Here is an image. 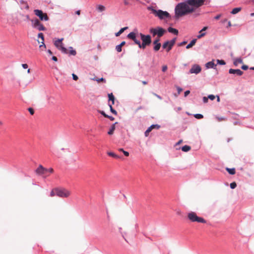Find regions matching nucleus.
Instances as JSON below:
<instances>
[{
  "mask_svg": "<svg viewBox=\"0 0 254 254\" xmlns=\"http://www.w3.org/2000/svg\"><path fill=\"white\" fill-rule=\"evenodd\" d=\"M175 17H179L187 15L194 11V9L190 6L188 3V0L186 2L178 3L175 7Z\"/></svg>",
  "mask_w": 254,
  "mask_h": 254,
  "instance_id": "f257e3e1",
  "label": "nucleus"
},
{
  "mask_svg": "<svg viewBox=\"0 0 254 254\" xmlns=\"http://www.w3.org/2000/svg\"><path fill=\"white\" fill-rule=\"evenodd\" d=\"M35 172L37 175L42 176L44 178H46L49 176L50 174H52L54 172V170L52 168L46 169L40 165L37 168Z\"/></svg>",
  "mask_w": 254,
  "mask_h": 254,
  "instance_id": "f03ea898",
  "label": "nucleus"
},
{
  "mask_svg": "<svg viewBox=\"0 0 254 254\" xmlns=\"http://www.w3.org/2000/svg\"><path fill=\"white\" fill-rule=\"evenodd\" d=\"M152 13L155 16L158 17L160 19H170L171 16L170 14L166 11L162 10H156L154 9H152Z\"/></svg>",
  "mask_w": 254,
  "mask_h": 254,
  "instance_id": "7ed1b4c3",
  "label": "nucleus"
},
{
  "mask_svg": "<svg viewBox=\"0 0 254 254\" xmlns=\"http://www.w3.org/2000/svg\"><path fill=\"white\" fill-rule=\"evenodd\" d=\"M142 43L141 44L140 48L144 49L147 46H149L151 43V38L149 35H144L142 33L139 34Z\"/></svg>",
  "mask_w": 254,
  "mask_h": 254,
  "instance_id": "20e7f679",
  "label": "nucleus"
},
{
  "mask_svg": "<svg viewBox=\"0 0 254 254\" xmlns=\"http://www.w3.org/2000/svg\"><path fill=\"white\" fill-rule=\"evenodd\" d=\"M188 219L192 222H197L198 223H205L206 220L202 217L197 216L194 212H190L188 214Z\"/></svg>",
  "mask_w": 254,
  "mask_h": 254,
  "instance_id": "39448f33",
  "label": "nucleus"
},
{
  "mask_svg": "<svg viewBox=\"0 0 254 254\" xmlns=\"http://www.w3.org/2000/svg\"><path fill=\"white\" fill-rule=\"evenodd\" d=\"M32 26L34 28L37 29L39 31H45L46 28L41 22L39 19L37 18L31 20Z\"/></svg>",
  "mask_w": 254,
  "mask_h": 254,
  "instance_id": "423d86ee",
  "label": "nucleus"
},
{
  "mask_svg": "<svg viewBox=\"0 0 254 254\" xmlns=\"http://www.w3.org/2000/svg\"><path fill=\"white\" fill-rule=\"evenodd\" d=\"M150 32L153 34V36L157 35L158 38H160L166 32V30L162 27H157L155 28L150 29Z\"/></svg>",
  "mask_w": 254,
  "mask_h": 254,
  "instance_id": "0eeeda50",
  "label": "nucleus"
},
{
  "mask_svg": "<svg viewBox=\"0 0 254 254\" xmlns=\"http://www.w3.org/2000/svg\"><path fill=\"white\" fill-rule=\"evenodd\" d=\"M188 3L194 9L204 4L205 0H187Z\"/></svg>",
  "mask_w": 254,
  "mask_h": 254,
  "instance_id": "6e6552de",
  "label": "nucleus"
},
{
  "mask_svg": "<svg viewBox=\"0 0 254 254\" xmlns=\"http://www.w3.org/2000/svg\"><path fill=\"white\" fill-rule=\"evenodd\" d=\"M57 196L60 197H68L70 194V191L63 188H57Z\"/></svg>",
  "mask_w": 254,
  "mask_h": 254,
  "instance_id": "1a4fd4ad",
  "label": "nucleus"
},
{
  "mask_svg": "<svg viewBox=\"0 0 254 254\" xmlns=\"http://www.w3.org/2000/svg\"><path fill=\"white\" fill-rule=\"evenodd\" d=\"M34 12L37 16L39 17L40 21H48L49 19L47 14L44 13L41 10L35 9Z\"/></svg>",
  "mask_w": 254,
  "mask_h": 254,
  "instance_id": "9d476101",
  "label": "nucleus"
},
{
  "mask_svg": "<svg viewBox=\"0 0 254 254\" xmlns=\"http://www.w3.org/2000/svg\"><path fill=\"white\" fill-rule=\"evenodd\" d=\"M63 38L61 39H58L56 40L54 45L55 46L60 50H61L63 53L66 54L67 53V50L63 46V44L62 43V41L63 40Z\"/></svg>",
  "mask_w": 254,
  "mask_h": 254,
  "instance_id": "9b49d317",
  "label": "nucleus"
},
{
  "mask_svg": "<svg viewBox=\"0 0 254 254\" xmlns=\"http://www.w3.org/2000/svg\"><path fill=\"white\" fill-rule=\"evenodd\" d=\"M175 42L176 38H174L171 41H166L163 44L162 47L163 49H167V51L169 52L175 44Z\"/></svg>",
  "mask_w": 254,
  "mask_h": 254,
  "instance_id": "f8f14e48",
  "label": "nucleus"
},
{
  "mask_svg": "<svg viewBox=\"0 0 254 254\" xmlns=\"http://www.w3.org/2000/svg\"><path fill=\"white\" fill-rule=\"evenodd\" d=\"M201 69V67L199 65L197 64H194L191 67L190 72L191 73L197 74L200 72Z\"/></svg>",
  "mask_w": 254,
  "mask_h": 254,
  "instance_id": "ddd939ff",
  "label": "nucleus"
},
{
  "mask_svg": "<svg viewBox=\"0 0 254 254\" xmlns=\"http://www.w3.org/2000/svg\"><path fill=\"white\" fill-rule=\"evenodd\" d=\"M38 38H40L41 39V43H42V45H41L39 47L40 48H43L44 49H46V47L44 44V37L43 34L42 33H39L38 35Z\"/></svg>",
  "mask_w": 254,
  "mask_h": 254,
  "instance_id": "4468645a",
  "label": "nucleus"
},
{
  "mask_svg": "<svg viewBox=\"0 0 254 254\" xmlns=\"http://www.w3.org/2000/svg\"><path fill=\"white\" fill-rule=\"evenodd\" d=\"M229 72L231 74H237L238 75H242L243 73V72L241 71L239 69H230Z\"/></svg>",
  "mask_w": 254,
  "mask_h": 254,
  "instance_id": "2eb2a0df",
  "label": "nucleus"
},
{
  "mask_svg": "<svg viewBox=\"0 0 254 254\" xmlns=\"http://www.w3.org/2000/svg\"><path fill=\"white\" fill-rule=\"evenodd\" d=\"M216 65L217 64L214 63V60L207 63L205 64V66L207 68H214Z\"/></svg>",
  "mask_w": 254,
  "mask_h": 254,
  "instance_id": "dca6fc26",
  "label": "nucleus"
},
{
  "mask_svg": "<svg viewBox=\"0 0 254 254\" xmlns=\"http://www.w3.org/2000/svg\"><path fill=\"white\" fill-rule=\"evenodd\" d=\"M207 29V27H204L200 31L199 33L200 34L198 35L197 37L198 39L201 38V37H203L205 35V33H203V31H205Z\"/></svg>",
  "mask_w": 254,
  "mask_h": 254,
  "instance_id": "f3484780",
  "label": "nucleus"
},
{
  "mask_svg": "<svg viewBox=\"0 0 254 254\" xmlns=\"http://www.w3.org/2000/svg\"><path fill=\"white\" fill-rule=\"evenodd\" d=\"M196 42V39H193L192 41H191L190 43L187 46L186 48L188 49L191 48L193 46H194L195 45Z\"/></svg>",
  "mask_w": 254,
  "mask_h": 254,
  "instance_id": "a211bd4d",
  "label": "nucleus"
},
{
  "mask_svg": "<svg viewBox=\"0 0 254 254\" xmlns=\"http://www.w3.org/2000/svg\"><path fill=\"white\" fill-rule=\"evenodd\" d=\"M168 30L169 32L172 33L175 35H177L178 34V30L172 27H169L168 29Z\"/></svg>",
  "mask_w": 254,
  "mask_h": 254,
  "instance_id": "6ab92c4d",
  "label": "nucleus"
},
{
  "mask_svg": "<svg viewBox=\"0 0 254 254\" xmlns=\"http://www.w3.org/2000/svg\"><path fill=\"white\" fill-rule=\"evenodd\" d=\"M128 28L127 27H124V28H121L119 31H118V32H117L116 34H115V35L117 37H118L122 33H123L124 32L125 30H126V29H127Z\"/></svg>",
  "mask_w": 254,
  "mask_h": 254,
  "instance_id": "aec40b11",
  "label": "nucleus"
},
{
  "mask_svg": "<svg viewBox=\"0 0 254 254\" xmlns=\"http://www.w3.org/2000/svg\"><path fill=\"white\" fill-rule=\"evenodd\" d=\"M117 124V122H116V123H115V124H113V125L112 126V127H111L110 129V130H109V131L108 132V134H109V135H112V134H113V133H114V130H115V124Z\"/></svg>",
  "mask_w": 254,
  "mask_h": 254,
  "instance_id": "412c9836",
  "label": "nucleus"
},
{
  "mask_svg": "<svg viewBox=\"0 0 254 254\" xmlns=\"http://www.w3.org/2000/svg\"><path fill=\"white\" fill-rule=\"evenodd\" d=\"M57 188L53 189L50 192V196L54 197L55 195L57 196Z\"/></svg>",
  "mask_w": 254,
  "mask_h": 254,
  "instance_id": "4be33fe9",
  "label": "nucleus"
},
{
  "mask_svg": "<svg viewBox=\"0 0 254 254\" xmlns=\"http://www.w3.org/2000/svg\"><path fill=\"white\" fill-rule=\"evenodd\" d=\"M108 97L109 101H112V104H114L115 103V97L113 95V93H110L108 94Z\"/></svg>",
  "mask_w": 254,
  "mask_h": 254,
  "instance_id": "5701e85b",
  "label": "nucleus"
},
{
  "mask_svg": "<svg viewBox=\"0 0 254 254\" xmlns=\"http://www.w3.org/2000/svg\"><path fill=\"white\" fill-rule=\"evenodd\" d=\"M127 37L130 39L134 40L136 37L135 33L134 32H130L127 35Z\"/></svg>",
  "mask_w": 254,
  "mask_h": 254,
  "instance_id": "b1692460",
  "label": "nucleus"
},
{
  "mask_svg": "<svg viewBox=\"0 0 254 254\" xmlns=\"http://www.w3.org/2000/svg\"><path fill=\"white\" fill-rule=\"evenodd\" d=\"M241 10V7H236L232 10L231 13L233 14H235L240 12Z\"/></svg>",
  "mask_w": 254,
  "mask_h": 254,
  "instance_id": "393cba45",
  "label": "nucleus"
},
{
  "mask_svg": "<svg viewBox=\"0 0 254 254\" xmlns=\"http://www.w3.org/2000/svg\"><path fill=\"white\" fill-rule=\"evenodd\" d=\"M153 44L155 45L153 48L154 50L155 51H158L161 47V44L160 43H157Z\"/></svg>",
  "mask_w": 254,
  "mask_h": 254,
  "instance_id": "a878e982",
  "label": "nucleus"
},
{
  "mask_svg": "<svg viewBox=\"0 0 254 254\" xmlns=\"http://www.w3.org/2000/svg\"><path fill=\"white\" fill-rule=\"evenodd\" d=\"M227 171L231 175H234L236 173L235 168H226Z\"/></svg>",
  "mask_w": 254,
  "mask_h": 254,
  "instance_id": "bb28decb",
  "label": "nucleus"
},
{
  "mask_svg": "<svg viewBox=\"0 0 254 254\" xmlns=\"http://www.w3.org/2000/svg\"><path fill=\"white\" fill-rule=\"evenodd\" d=\"M153 129V126H150L145 131L144 134L146 137L148 136L149 132Z\"/></svg>",
  "mask_w": 254,
  "mask_h": 254,
  "instance_id": "cd10ccee",
  "label": "nucleus"
},
{
  "mask_svg": "<svg viewBox=\"0 0 254 254\" xmlns=\"http://www.w3.org/2000/svg\"><path fill=\"white\" fill-rule=\"evenodd\" d=\"M191 149L190 146L189 145H185L182 148V150L184 152H188L190 151Z\"/></svg>",
  "mask_w": 254,
  "mask_h": 254,
  "instance_id": "c85d7f7f",
  "label": "nucleus"
},
{
  "mask_svg": "<svg viewBox=\"0 0 254 254\" xmlns=\"http://www.w3.org/2000/svg\"><path fill=\"white\" fill-rule=\"evenodd\" d=\"M242 62H243V61L241 59H237L235 60V61L234 62V64L235 65H237L239 64L242 63Z\"/></svg>",
  "mask_w": 254,
  "mask_h": 254,
  "instance_id": "c756f323",
  "label": "nucleus"
},
{
  "mask_svg": "<svg viewBox=\"0 0 254 254\" xmlns=\"http://www.w3.org/2000/svg\"><path fill=\"white\" fill-rule=\"evenodd\" d=\"M109 105L110 107V109L111 112L114 115H117V112L115 109H113V108L112 107V104H109Z\"/></svg>",
  "mask_w": 254,
  "mask_h": 254,
  "instance_id": "7c9ffc66",
  "label": "nucleus"
},
{
  "mask_svg": "<svg viewBox=\"0 0 254 254\" xmlns=\"http://www.w3.org/2000/svg\"><path fill=\"white\" fill-rule=\"evenodd\" d=\"M108 154L109 156H112V157H114V158H120V157H119L118 155H117V154H115V153H113V152H108Z\"/></svg>",
  "mask_w": 254,
  "mask_h": 254,
  "instance_id": "2f4dec72",
  "label": "nucleus"
},
{
  "mask_svg": "<svg viewBox=\"0 0 254 254\" xmlns=\"http://www.w3.org/2000/svg\"><path fill=\"white\" fill-rule=\"evenodd\" d=\"M20 3L21 4H23L24 5V6H25V8L26 9H28L29 7V5L27 3V2H25L23 0H21L20 1Z\"/></svg>",
  "mask_w": 254,
  "mask_h": 254,
  "instance_id": "473e14b6",
  "label": "nucleus"
},
{
  "mask_svg": "<svg viewBox=\"0 0 254 254\" xmlns=\"http://www.w3.org/2000/svg\"><path fill=\"white\" fill-rule=\"evenodd\" d=\"M216 64H220L221 65H225L226 64L225 61L224 60H216Z\"/></svg>",
  "mask_w": 254,
  "mask_h": 254,
  "instance_id": "72a5a7b5",
  "label": "nucleus"
},
{
  "mask_svg": "<svg viewBox=\"0 0 254 254\" xmlns=\"http://www.w3.org/2000/svg\"><path fill=\"white\" fill-rule=\"evenodd\" d=\"M194 117L197 119H202L203 116L201 114H197L194 115Z\"/></svg>",
  "mask_w": 254,
  "mask_h": 254,
  "instance_id": "f704fd0d",
  "label": "nucleus"
},
{
  "mask_svg": "<svg viewBox=\"0 0 254 254\" xmlns=\"http://www.w3.org/2000/svg\"><path fill=\"white\" fill-rule=\"evenodd\" d=\"M134 43L137 44L138 47L140 48V46H141V43L140 42V41L136 39V37L135 38L134 40H132Z\"/></svg>",
  "mask_w": 254,
  "mask_h": 254,
  "instance_id": "c9c22d12",
  "label": "nucleus"
},
{
  "mask_svg": "<svg viewBox=\"0 0 254 254\" xmlns=\"http://www.w3.org/2000/svg\"><path fill=\"white\" fill-rule=\"evenodd\" d=\"M122 47L120 45H119L116 46V50L118 52H121L122 51Z\"/></svg>",
  "mask_w": 254,
  "mask_h": 254,
  "instance_id": "e433bc0d",
  "label": "nucleus"
},
{
  "mask_svg": "<svg viewBox=\"0 0 254 254\" xmlns=\"http://www.w3.org/2000/svg\"><path fill=\"white\" fill-rule=\"evenodd\" d=\"M237 186L236 183L235 182H233L230 184V188L232 189H235Z\"/></svg>",
  "mask_w": 254,
  "mask_h": 254,
  "instance_id": "4c0bfd02",
  "label": "nucleus"
},
{
  "mask_svg": "<svg viewBox=\"0 0 254 254\" xmlns=\"http://www.w3.org/2000/svg\"><path fill=\"white\" fill-rule=\"evenodd\" d=\"M98 9L101 11H104L105 9V7L103 5H100L98 6Z\"/></svg>",
  "mask_w": 254,
  "mask_h": 254,
  "instance_id": "58836bf2",
  "label": "nucleus"
},
{
  "mask_svg": "<svg viewBox=\"0 0 254 254\" xmlns=\"http://www.w3.org/2000/svg\"><path fill=\"white\" fill-rule=\"evenodd\" d=\"M28 110L31 115H33L34 114V110L33 108H29Z\"/></svg>",
  "mask_w": 254,
  "mask_h": 254,
  "instance_id": "ea45409f",
  "label": "nucleus"
},
{
  "mask_svg": "<svg viewBox=\"0 0 254 254\" xmlns=\"http://www.w3.org/2000/svg\"><path fill=\"white\" fill-rule=\"evenodd\" d=\"M208 99H210L211 100H213L215 98V96L213 95H209L208 96Z\"/></svg>",
  "mask_w": 254,
  "mask_h": 254,
  "instance_id": "a19ab883",
  "label": "nucleus"
},
{
  "mask_svg": "<svg viewBox=\"0 0 254 254\" xmlns=\"http://www.w3.org/2000/svg\"><path fill=\"white\" fill-rule=\"evenodd\" d=\"M216 119L219 122H221L226 120V119L224 117H217Z\"/></svg>",
  "mask_w": 254,
  "mask_h": 254,
  "instance_id": "79ce46f5",
  "label": "nucleus"
},
{
  "mask_svg": "<svg viewBox=\"0 0 254 254\" xmlns=\"http://www.w3.org/2000/svg\"><path fill=\"white\" fill-rule=\"evenodd\" d=\"M168 69V67L167 66V65H164L163 66H162V70L163 72H165Z\"/></svg>",
  "mask_w": 254,
  "mask_h": 254,
  "instance_id": "37998d69",
  "label": "nucleus"
},
{
  "mask_svg": "<svg viewBox=\"0 0 254 254\" xmlns=\"http://www.w3.org/2000/svg\"><path fill=\"white\" fill-rule=\"evenodd\" d=\"M72 75L73 79L74 80H75V81L77 80V79H78V76L76 75H75V74L73 73L72 74Z\"/></svg>",
  "mask_w": 254,
  "mask_h": 254,
  "instance_id": "c03bdc74",
  "label": "nucleus"
},
{
  "mask_svg": "<svg viewBox=\"0 0 254 254\" xmlns=\"http://www.w3.org/2000/svg\"><path fill=\"white\" fill-rule=\"evenodd\" d=\"M99 112L104 117L106 118L108 116L107 114H105V113L103 111H99Z\"/></svg>",
  "mask_w": 254,
  "mask_h": 254,
  "instance_id": "a18cd8bd",
  "label": "nucleus"
},
{
  "mask_svg": "<svg viewBox=\"0 0 254 254\" xmlns=\"http://www.w3.org/2000/svg\"><path fill=\"white\" fill-rule=\"evenodd\" d=\"M177 90H178V94H180V93L183 91V89L182 88H181V87H177Z\"/></svg>",
  "mask_w": 254,
  "mask_h": 254,
  "instance_id": "49530a36",
  "label": "nucleus"
},
{
  "mask_svg": "<svg viewBox=\"0 0 254 254\" xmlns=\"http://www.w3.org/2000/svg\"><path fill=\"white\" fill-rule=\"evenodd\" d=\"M208 97H203V102L205 103H207L208 102Z\"/></svg>",
  "mask_w": 254,
  "mask_h": 254,
  "instance_id": "de8ad7c7",
  "label": "nucleus"
},
{
  "mask_svg": "<svg viewBox=\"0 0 254 254\" xmlns=\"http://www.w3.org/2000/svg\"><path fill=\"white\" fill-rule=\"evenodd\" d=\"M151 126H153V128H157V129H159L160 128V126L158 125H151Z\"/></svg>",
  "mask_w": 254,
  "mask_h": 254,
  "instance_id": "09e8293b",
  "label": "nucleus"
},
{
  "mask_svg": "<svg viewBox=\"0 0 254 254\" xmlns=\"http://www.w3.org/2000/svg\"><path fill=\"white\" fill-rule=\"evenodd\" d=\"M242 68L243 69V70H247V69H248V66L247 65H242Z\"/></svg>",
  "mask_w": 254,
  "mask_h": 254,
  "instance_id": "8fccbe9b",
  "label": "nucleus"
},
{
  "mask_svg": "<svg viewBox=\"0 0 254 254\" xmlns=\"http://www.w3.org/2000/svg\"><path fill=\"white\" fill-rule=\"evenodd\" d=\"M70 55H74H74H75V54H76V51H75V50H71V51H70Z\"/></svg>",
  "mask_w": 254,
  "mask_h": 254,
  "instance_id": "3c124183",
  "label": "nucleus"
},
{
  "mask_svg": "<svg viewBox=\"0 0 254 254\" xmlns=\"http://www.w3.org/2000/svg\"><path fill=\"white\" fill-rule=\"evenodd\" d=\"M22 66L25 69L27 68L28 67V64H22Z\"/></svg>",
  "mask_w": 254,
  "mask_h": 254,
  "instance_id": "603ef678",
  "label": "nucleus"
},
{
  "mask_svg": "<svg viewBox=\"0 0 254 254\" xmlns=\"http://www.w3.org/2000/svg\"><path fill=\"white\" fill-rule=\"evenodd\" d=\"M106 118L109 119L111 121H114L115 120V118L114 117L108 115L107 116Z\"/></svg>",
  "mask_w": 254,
  "mask_h": 254,
  "instance_id": "864d4df0",
  "label": "nucleus"
},
{
  "mask_svg": "<svg viewBox=\"0 0 254 254\" xmlns=\"http://www.w3.org/2000/svg\"><path fill=\"white\" fill-rule=\"evenodd\" d=\"M190 93V91L189 90H187L185 92V97H187Z\"/></svg>",
  "mask_w": 254,
  "mask_h": 254,
  "instance_id": "5fc2aeb1",
  "label": "nucleus"
},
{
  "mask_svg": "<svg viewBox=\"0 0 254 254\" xmlns=\"http://www.w3.org/2000/svg\"><path fill=\"white\" fill-rule=\"evenodd\" d=\"M96 80H97V81L98 82H100L101 81H105V79L103 78H101L100 79H97Z\"/></svg>",
  "mask_w": 254,
  "mask_h": 254,
  "instance_id": "6e6d98bb",
  "label": "nucleus"
},
{
  "mask_svg": "<svg viewBox=\"0 0 254 254\" xmlns=\"http://www.w3.org/2000/svg\"><path fill=\"white\" fill-rule=\"evenodd\" d=\"M153 95H154V96H156L157 98H158L159 99H160V100H161V99H162L161 97L160 96H159V95H157V94H156V93H153Z\"/></svg>",
  "mask_w": 254,
  "mask_h": 254,
  "instance_id": "4d7b16f0",
  "label": "nucleus"
},
{
  "mask_svg": "<svg viewBox=\"0 0 254 254\" xmlns=\"http://www.w3.org/2000/svg\"><path fill=\"white\" fill-rule=\"evenodd\" d=\"M123 153L126 156H129V153L126 151H123Z\"/></svg>",
  "mask_w": 254,
  "mask_h": 254,
  "instance_id": "13d9d810",
  "label": "nucleus"
},
{
  "mask_svg": "<svg viewBox=\"0 0 254 254\" xmlns=\"http://www.w3.org/2000/svg\"><path fill=\"white\" fill-rule=\"evenodd\" d=\"M159 38H158H158H157V39H155V40L154 41V42H153V44H156V43H159V40H160Z\"/></svg>",
  "mask_w": 254,
  "mask_h": 254,
  "instance_id": "bf43d9fd",
  "label": "nucleus"
},
{
  "mask_svg": "<svg viewBox=\"0 0 254 254\" xmlns=\"http://www.w3.org/2000/svg\"><path fill=\"white\" fill-rule=\"evenodd\" d=\"M220 17H221V15H220V14H219V15H216V16L214 17V18H215V19H216V20H218V19L220 18Z\"/></svg>",
  "mask_w": 254,
  "mask_h": 254,
  "instance_id": "052dcab7",
  "label": "nucleus"
},
{
  "mask_svg": "<svg viewBox=\"0 0 254 254\" xmlns=\"http://www.w3.org/2000/svg\"><path fill=\"white\" fill-rule=\"evenodd\" d=\"M52 60H53V61H55V62H57V61H58V59H57V58L56 57H55V56H53V57H52Z\"/></svg>",
  "mask_w": 254,
  "mask_h": 254,
  "instance_id": "680f3d73",
  "label": "nucleus"
},
{
  "mask_svg": "<svg viewBox=\"0 0 254 254\" xmlns=\"http://www.w3.org/2000/svg\"><path fill=\"white\" fill-rule=\"evenodd\" d=\"M126 44V42L125 41H123L120 44V45L122 47L123 46H124Z\"/></svg>",
  "mask_w": 254,
  "mask_h": 254,
  "instance_id": "e2e57ef3",
  "label": "nucleus"
},
{
  "mask_svg": "<svg viewBox=\"0 0 254 254\" xmlns=\"http://www.w3.org/2000/svg\"><path fill=\"white\" fill-rule=\"evenodd\" d=\"M124 2L125 5H128L129 3L128 1L127 0H125Z\"/></svg>",
  "mask_w": 254,
  "mask_h": 254,
  "instance_id": "0e129e2a",
  "label": "nucleus"
},
{
  "mask_svg": "<svg viewBox=\"0 0 254 254\" xmlns=\"http://www.w3.org/2000/svg\"><path fill=\"white\" fill-rule=\"evenodd\" d=\"M187 44V42L186 41H184L183 42H182L181 44H180V46H183V45H184L185 44Z\"/></svg>",
  "mask_w": 254,
  "mask_h": 254,
  "instance_id": "69168bd1",
  "label": "nucleus"
},
{
  "mask_svg": "<svg viewBox=\"0 0 254 254\" xmlns=\"http://www.w3.org/2000/svg\"><path fill=\"white\" fill-rule=\"evenodd\" d=\"M183 142V140H180L177 143H176V145H179L181 143H182V142Z\"/></svg>",
  "mask_w": 254,
  "mask_h": 254,
  "instance_id": "338daca9",
  "label": "nucleus"
},
{
  "mask_svg": "<svg viewBox=\"0 0 254 254\" xmlns=\"http://www.w3.org/2000/svg\"><path fill=\"white\" fill-rule=\"evenodd\" d=\"M75 13L76 14L79 15L80 14V10H78L76 11Z\"/></svg>",
  "mask_w": 254,
  "mask_h": 254,
  "instance_id": "774afa93",
  "label": "nucleus"
}]
</instances>
